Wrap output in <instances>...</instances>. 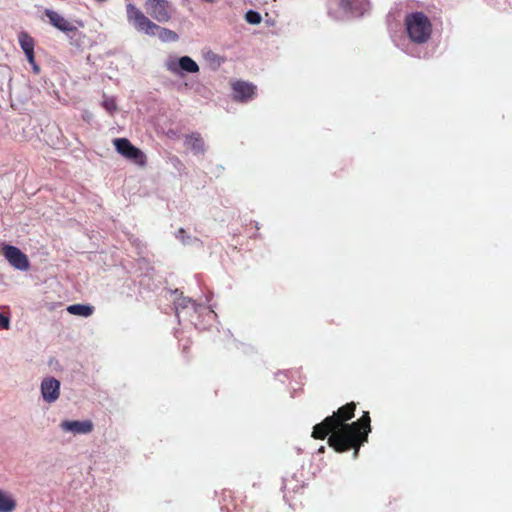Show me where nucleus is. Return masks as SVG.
I'll return each instance as SVG.
<instances>
[{
	"mask_svg": "<svg viewBox=\"0 0 512 512\" xmlns=\"http://www.w3.org/2000/svg\"><path fill=\"white\" fill-rule=\"evenodd\" d=\"M356 403H347L332 415L313 427L311 436L317 440L328 437V445L338 453L354 450L353 456H358L360 447L368 441L371 432V418L368 411L352 423H347L355 415Z\"/></svg>",
	"mask_w": 512,
	"mask_h": 512,
	"instance_id": "f257e3e1",
	"label": "nucleus"
},
{
	"mask_svg": "<svg viewBox=\"0 0 512 512\" xmlns=\"http://www.w3.org/2000/svg\"><path fill=\"white\" fill-rule=\"evenodd\" d=\"M126 13L129 23H132L138 31L149 36H158L163 42H176L179 39L176 32L159 26L132 3L126 5Z\"/></svg>",
	"mask_w": 512,
	"mask_h": 512,
	"instance_id": "f03ea898",
	"label": "nucleus"
},
{
	"mask_svg": "<svg viewBox=\"0 0 512 512\" xmlns=\"http://www.w3.org/2000/svg\"><path fill=\"white\" fill-rule=\"evenodd\" d=\"M405 26L410 40L418 44L427 42L432 33V24L423 12L408 14Z\"/></svg>",
	"mask_w": 512,
	"mask_h": 512,
	"instance_id": "7ed1b4c3",
	"label": "nucleus"
},
{
	"mask_svg": "<svg viewBox=\"0 0 512 512\" xmlns=\"http://www.w3.org/2000/svg\"><path fill=\"white\" fill-rule=\"evenodd\" d=\"M146 13L159 23L172 20L175 8L168 0H146L144 3Z\"/></svg>",
	"mask_w": 512,
	"mask_h": 512,
	"instance_id": "20e7f679",
	"label": "nucleus"
},
{
	"mask_svg": "<svg viewBox=\"0 0 512 512\" xmlns=\"http://www.w3.org/2000/svg\"><path fill=\"white\" fill-rule=\"evenodd\" d=\"M113 145L116 151L127 160L133 162L139 167L146 166L147 157L145 153L132 145V143L127 138H116L113 140Z\"/></svg>",
	"mask_w": 512,
	"mask_h": 512,
	"instance_id": "39448f33",
	"label": "nucleus"
},
{
	"mask_svg": "<svg viewBox=\"0 0 512 512\" xmlns=\"http://www.w3.org/2000/svg\"><path fill=\"white\" fill-rule=\"evenodd\" d=\"M2 253L14 268L22 271L29 269L30 264L28 257L19 248L12 245H5Z\"/></svg>",
	"mask_w": 512,
	"mask_h": 512,
	"instance_id": "423d86ee",
	"label": "nucleus"
},
{
	"mask_svg": "<svg viewBox=\"0 0 512 512\" xmlns=\"http://www.w3.org/2000/svg\"><path fill=\"white\" fill-rule=\"evenodd\" d=\"M41 394L47 403L55 402L60 395V382L54 377H46L41 383Z\"/></svg>",
	"mask_w": 512,
	"mask_h": 512,
	"instance_id": "0eeeda50",
	"label": "nucleus"
},
{
	"mask_svg": "<svg viewBox=\"0 0 512 512\" xmlns=\"http://www.w3.org/2000/svg\"><path fill=\"white\" fill-rule=\"evenodd\" d=\"M45 16L48 18L49 23L55 27L56 29L64 32H74L77 30V28L67 19H65L62 15H60L58 12L53 11L51 9H46L44 11Z\"/></svg>",
	"mask_w": 512,
	"mask_h": 512,
	"instance_id": "6e6552de",
	"label": "nucleus"
},
{
	"mask_svg": "<svg viewBox=\"0 0 512 512\" xmlns=\"http://www.w3.org/2000/svg\"><path fill=\"white\" fill-rule=\"evenodd\" d=\"M167 68L174 74H179L180 70L188 72V73H197L199 72L198 64L189 56H182L178 60V64L175 62H169L167 64Z\"/></svg>",
	"mask_w": 512,
	"mask_h": 512,
	"instance_id": "1a4fd4ad",
	"label": "nucleus"
},
{
	"mask_svg": "<svg viewBox=\"0 0 512 512\" xmlns=\"http://www.w3.org/2000/svg\"><path fill=\"white\" fill-rule=\"evenodd\" d=\"M60 427L67 432L74 434H88L93 431L94 425L91 420L84 421H62Z\"/></svg>",
	"mask_w": 512,
	"mask_h": 512,
	"instance_id": "9d476101",
	"label": "nucleus"
},
{
	"mask_svg": "<svg viewBox=\"0 0 512 512\" xmlns=\"http://www.w3.org/2000/svg\"><path fill=\"white\" fill-rule=\"evenodd\" d=\"M256 87L244 81H238L233 85L235 98L240 101H246L253 98Z\"/></svg>",
	"mask_w": 512,
	"mask_h": 512,
	"instance_id": "9b49d317",
	"label": "nucleus"
},
{
	"mask_svg": "<svg viewBox=\"0 0 512 512\" xmlns=\"http://www.w3.org/2000/svg\"><path fill=\"white\" fill-rule=\"evenodd\" d=\"M16 506L15 499L9 493L0 490V512H13Z\"/></svg>",
	"mask_w": 512,
	"mask_h": 512,
	"instance_id": "f8f14e48",
	"label": "nucleus"
},
{
	"mask_svg": "<svg viewBox=\"0 0 512 512\" xmlns=\"http://www.w3.org/2000/svg\"><path fill=\"white\" fill-rule=\"evenodd\" d=\"M68 313L81 317H89L94 312V307L85 304H73L67 307Z\"/></svg>",
	"mask_w": 512,
	"mask_h": 512,
	"instance_id": "ddd939ff",
	"label": "nucleus"
},
{
	"mask_svg": "<svg viewBox=\"0 0 512 512\" xmlns=\"http://www.w3.org/2000/svg\"><path fill=\"white\" fill-rule=\"evenodd\" d=\"M186 145L196 153L204 151V141L199 133H192L186 136Z\"/></svg>",
	"mask_w": 512,
	"mask_h": 512,
	"instance_id": "4468645a",
	"label": "nucleus"
},
{
	"mask_svg": "<svg viewBox=\"0 0 512 512\" xmlns=\"http://www.w3.org/2000/svg\"><path fill=\"white\" fill-rule=\"evenodd\" d=\"M18 41L24 53L34 51L35 41L27 32H20Z\"/></svg>",
	"mask_w": 512,
	"mask_h": 512,
	"instance_id": "2eb2a0df",
	"label": "nucleus"
},
{
	"mask_svg": "<svg viewBox=\"0 0 512 512\" xmlns=\"http://www.w3.org/2000/svg\"><path fill=\"white\" fill-rule=\"evenodd\" d=\"M102 106L111 115L118 109L116 100L113 97H105L102 102Z\"/></svg>",
	"mask_w": 512,
	"mask_h": 512,
	"instance_id": "dca6fc26",
	"label": "nucleus"
},
{
	"mask_svg": "<svg viewBox=\"0 0 512 512\" xmlns=\"http://www.w3.org/2000/svg\"><path fill=\"white\" fill-rule=\"evenodd\" d=\"M245 19L250 24H259L262 18L258 12L250 10L246 13Z\"/></svg>",
	"mask_w": 512,
	"mask_h": 512,
	"instance_id": "f3484780",
	"label": "nucleus"
},
{
	"mask_svg": "<svg viewBox=\"0 0 512 512\" xmlns=\"http://www.w3.org/2000/svg\"><path fill=\"white\" fill-rule=\"evenodd\" d=\"M189 303H191V299L181 297L175 302L176 310L178 309V307L187 308Z\"/></svg>",
	"mask_w": 512,
	"mask_h": 512,
	"instance_id": "a211bd4d",
	"label": "nucleus"
},
{
	"mask_svg": "<svg viewBox=\"0 0 512 512\" xmlns=\"http://www.w3.org/2000/svg\"><path fill=\"white\" fill-rule=\"evenodd\" d=\"M10 320L7 316L0 313V328L9 329Z\"/></svg>",
	"mask_w": 512,
	"mask_h": 512,
	"instance_id": "6ab92c4d",
	"label": "nucleus"
},
{
	"mask_svg": "<svg viewBox=\"0 0 512 512\" xmlns=\"http://www.w3.org/2000/svg\"><path fill=\"white\" fill-rule=\"evenodd\" d=\"M26 55V58L28 60V62L32 65L34 63H36L35 61V55H34V51H31V52H28V53H25Z\"/></svg>",
	"mask_w": 512,
	"mask_h": 512,
	"instance_id": "aec40b11",
	"label": "nucleus"
},
{
	"mask_svg": "<svg viewBox=\"0 0 512 512\" xmlns=\"http://www.w3.org/2000/svg\"><path fill=\"white\" fill-rule=\"evenodd\" d=\"M351 5V0H340V6L344 9L349 8Z\"/></svg>",
	"mask_w": 512,
	"mask_h": 512,
	"instance_id": "412c9836",
	"label": "nucleus"
},
{
	"mask_svg": "<svg viewBox=\"0 0 512 512\" xmlns=\"http://www.w3.org/2000/svg\"><path fill=\"white\" fill-rule=\"evenodd\" d=\"M185 230L183 228H180L178 231H177V235L176 237L178 239H181L182 241H184V237H185Z\"/></svg>",
	"mask_w": 512,
	"mask_h": 512,
	"instance_id": "4be33fe9",
	"label": "nucleus"
},
{
	"mask_svg": "<svg viewBox=\"0 0 512 512\" xmlns=\"http://www.w3.org/2000/svg\"><path fill=\"white\" fill-rule=\"evenodd\" d=\"M32 68L36 74L40 72V67L37 65V63L32 64Z\"/></svg>",
	"mask_w": 512,
	"mask_h": 512,
	"instance_id": "5701e85b",
	"label": "nucleus"
}]
</instances>
